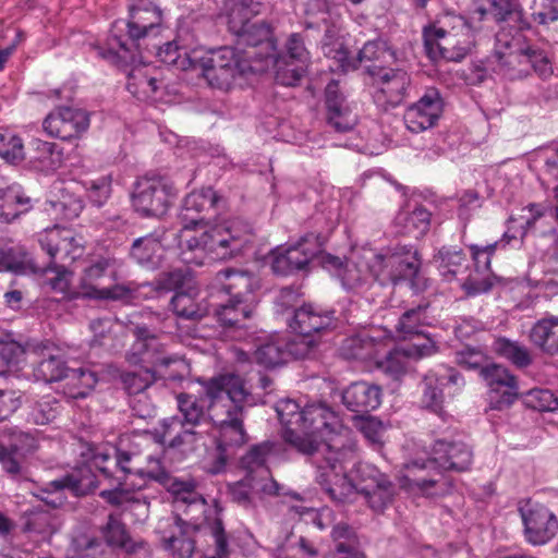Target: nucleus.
Returning <instances> with one entry per match:
<instances>
[{"label":"nucleus","mask_w":558,"mask_h":558,"mask_svg":"<svg viewBox=\"0 0 558 558\" xmlns=\"http://www.w3.org/2000/svg\"><path fill=\"white\" fill-rule=\"evenodd\" d=\"M480 378L487 387V399L492 410L509 409L520 395L517 376L508 367L493 360L482 369Z\"/></svg>","instance_id":"obj_15"},{"label":"nucleus","mask_w":558,"mask_h":558,"mask_svg":"<svg viewBox=\"0 0 558 558\" xmlns=\"http://www.w3.org/2000/svg\"><path fill=\"white\" fill-rule=\"evenodd\" d=\"M64 379H66L70 397L73 399H84L94 390L99 377L96 371L87 366H82L78 368H69Z\"/></svg>","instance_id":"obj_47"},{"label":"nucleus","mask_w":558,"mask_h":558,"mask_svg":"<svg viewBox=\"0 0 558 558\" xmlns=\"http://www.w3.org/2000/svg\"><path fill=\"white\" fill-rule=\"evenodd\" d=\"M305 27L319 29L325 27L324 46L340 38V26L337 20L331 23L332 8L328 0H308L305 8Z\"/></svg>","instance_id":"obj_32"},{"label":"nucleus","mask_w":558,"mask_h":558,"mask_svg":"<svg viewBox=\"0 0 558 558\" xmlns=\"http://www.w3.org/2000/svg\"><path fill=\"white\" fill-rule=\"evenodd\" d=\"M89 122L86 110L61 106L45 118L43 129L51 137L71 141L86 132Z\"/></svg>","instance_id":"obj_19"},{"label":"nucleus","mask_w":558,"mask_h":558,"mask_svg":"<svg viewBox=\"0 0 558 558\" xmlns=\"http://www.w3.org/2000/svg\"><path fill=\"white\" fill-rule=\"evenodd\" d=\"M530 23L546 26L558 21V0H533L529 8Z\"/></svg>","instance_id":"obj_62"},{"label":"nucleus","mask_w":558,"mask_h":558,"mask_svg":"<svg viewBox=\"0 0 558 558\" xmlns=\"http://www.w3.org/2000/svg\"><path fill=\"white\" fill-rule=\"evenodd\" d=\"M141 60L133 63L113 64L128 73L126 89L138 99L153 96L159 88L158 71L148 64L144 50H141Z\"/></svg>","instance_id":"obj_26"},{"label":"nucleus","mask_w":558,"mask_h":558,"mask_svg":"<svg viewBox=\"0 0 558 558\" xmlns=\"http://www.w3.org/2000/svg\"><path fill=\"white\" fill-rule=\"evenodd\" d=\"M116 466L125 476L136 475L141 478L151 480V474L160 464V459L151 454L142 456L137 452H130L118 449L114 454Z\"/></svg>","instance_id":"obj_38"},{"label":"nucleus","mask_w":558,"mask_h":558,"mask_svg":"<svg viewBox=\"0 0 558 558\" xmlns=\"http://www.w3.org/2000/svg\"><path fill=\"white\" fill-rule=\"evenodd\" d=\"M33 208V199L25 194L21 186H10L8 202L0 205V220L11 223Z\"/></svg>","instance_id":"obj_50"},{"label":"nucleus","mask_w":558,"mask_h":558,"mask_svg":"<svg viewBox=\"0 0 558 558\" xmlns=\"http://www.w3.org/2000/svg\"><path fill=\"white\" fill-rule=\"evenodd\" d=\"M525 407L538 412L558 410V398L549 389L534 388L523 396Z\"/></svg>","instance_id":"obj_63"},{"label":"nucleus","mask_w":558,"mask_h":558,"mask_svg":"<svg viewBox=\"0 0 558 558\" xmlns=\"http://www.w3.org/2000/svg\"><path fill=\"white\" fill-rule=\"evenodd\" d=\"M316 468V481L337 504L351 501L356 494L353 482L348 476V468L355 464V448L341 435L323 441L317 450L307 453Z\"/></svg>","instance_id":"obj_6"},{"label":"nucleus","mask_w":558,"mask_h":558,"mask_svg":"<svg viewBox=\"0 0 558 558\" xmlns=\"http://www.w3.org/2000/svg\"><path fill=\"white\" fill-rule=\"evenodd\" d=\"M257 65L263 68V73L269 69H274L276 82L283 86L296 85L303 77L307 68V64L288 60L287 56L280 54L278 49L269 57V60L267 59L263 63H257Z\"/></svg>","instance_id":"obj_39"},{"label":"nucleus","mask_w":558,"mask_h":558,"mask_svg":"<svg viewBox=\"0 0 558 558\" xmlns=\"http://www.w3.org/2000/svg\"><path fill=\"white\" fill-rule=\"evenodd\" d=\"M130 257L140 266L155 269L161 262V243L158 235L149 233L133 241Z\"/></svg>","instance_id":"obj_44"},{"label":"nucleus","mask_w":558,"mask_h":558,"mask_svg":"<svg viewBox=\"0 0 558 558\" xmlns=\"http://www.w3.org/2000/svg\"><path fill=\"white\" fill-rule=\"evenodd\" d=\"M393 248L375 254L368 263V270L372 278L380 286H396V274L393 272Z\"/></svg>","instance_id":"obj_53"},{"label":"nucleus","mask_w":558,"mask_h":558,"mask_svg":"<svg viewBox=\"0 0 558 558\" xmlns=\"http://www.w3.org/2000/svg\"><path fill=\"white\" fill-rule=\"evenodd\" d=\"M253 228L241 219L214 226L179 244V258L189 266H202L207 257L225 260L243 254L253 244Z\"/></svg>","instance_id":"obj_4"},{"label":"nucleus","mask_w":558,"mask_h":558,"mask_svg":"<svg viewBox=\"0 0 558 558\" xmlns=\"http://www.w3.org/2000/svg\"><path fill=\"white\" fill-rule=\"evenodd\" d=\"M196 69L201 70L203 77L211 87L219 89L229 88L236 76L263 73V68L244 59L234 47L230 46L207 52L199 49Z\"/></svg>","instance_id":"obj_10"},{"label":"nucleus","mask_w":558,"mask_h":558,"mask_svg":"<svg viewBox=\"0 0 558 558\" xmlns=\"http://www.w3.org/2000/svg\"><path fill=\"white\" fill-rule=\"evenodd\" d=\"M399 60L402 63L401 58ZM365 72L372 78L373 86L376 87L374 100L378 106L395 108L408 97L411 76L402 64L395 68L372 64L365 68Z\"/></svg>","instance_id":"obj_14"},{"label":"nucleus","mask_w":558,"mask_h":558,"mask_svg":"<svg viewBox=\"0 0 558 558\" xmlns=\"http://www.w3.org/2000/svg\"><path fill=\"white\" fill-rule=\"evenodd\" d=\"M531 342L547 355H558V316L538 319L530 330Z\"/></svg>","instance_id":"obj_43"},{"label":"nucleus","mask_w":558,"mask_h":558,"mask_svg":"<svg viewBox=\"0 0 558 558\" xmlns=\"http://www.w3.org/2000/svg\"><path fill=\"white\" fill-rule=\"evenodd\" d=\"M263 3L254 0H229L228 29L235 36L234 48L252 63H263L278 49L271 25L253 19Z\"/></svg>","instance_id":"obj_5"},{"label":"nucleus","mask_w":558,"mask_h":558,"mask_svg":"<svg viewBox=\"0 0 558 558\" xmlns=\"http://www.w3.org/2000/svg\"><path fill=\"white\" fill-rule=\"evenodd\" d=\"M473 462L472 448L460 440L437 439L428 459H415L405 464L404 477L411 486L424 495H434L430 488L438 484L430 472L441 475L444 471L464 472L470 470Z\"/></svg>","instance_id":"obj_7"},{"label":"nucleus","mask_w":558,"mask_h":558,"mask_svg":"<svg viewBox=\"0 0 558 558\" xmlns=\"http://www.w3.org/2000/svg\"><path fill=\"white\" fill-rule=\"evenodd\" d=\"M220 202L221 197L210 186L187 194L183 199L179 215L184 223V229L192 230L205 223L211 217V215L207 216L210 211H214L213 215L217 214L216 209Z\"/></svg>","instance_id":"obj_22"},{"label":"nucleus","mask_w":558,"mask_h":558,"mask_svg":"<svg viewBox=\"0 0 558 558\" xmlns=\"http://www.w3.org/2000/svg\"><path fill=\"white\" fill-rule=\"evenodd\" d=\"M326 236L322 233L308 232L301 236L294 244L282 248L280 246L271 251L270 266L278 276H291L308 271L312 260L326 254L323 247Z\"/></svg>","instance_id":"obj_12"},{"label":"nucleus","mask_w":558,"mask_h":558,"mask_svg":"<svg viewBox=\"0 0 558 558\" xmlns=\"http://www.w3.org/2000/svg\"><path fill=\"white\" fill-rule=\"evenodd\" d=\"M195 284L193 276L190 270L177 268L169 271H163L149 283L157 292H171L184 291Z\"/></svg>","instance_id":"obj_51"},{"label":"nucleus","mask_w":558,"mask_h":558,"mask_svg":"<svg viewBox=\"0 0 558 558\" xmlns=\"http://www.w3.org/2000/svg\"><path fill=\"white\" fill-rule=\"evenodd\" d=\"M119 263L114 258L99 257L94 259L83 271L80 279L78 291L70 295L71 299L87 300L92 290H100L99 283L102 279L117 280Z\"/></svg>","instance_id":"obj_30"},{"label":"nucleus","mask_w":558,"mask_h":558,"mask_svg":"<svg viewBox=\"0 0 558 558\" xmlns=\"http://www.w3.org/2000/svg\"><path fill=\"white\" fill-rule=\"evenodd\" d=\"M149 48L151 52L145 51L146 59L155 56L159 62L178 70H196L199 49H190L181 45L177 38L162 45L149 41Z\"/></svg>","instance_id":"obj_27"},{"label":"nucleus","mask_w":558,"mask_h":558,"mask_svg":"<svg viewBox=\"0 0 558 558\" xmlns=\"http://www.w3.org/2000/svg\"><path fill=\"white\" fill-rule=\"evenodd\" d=\"M383 389L379 385L366 380L351 383L341 392L343 405L355 416L369 414L381 404Z\"/></svg>","instance_id":"obj_23"},{"label":"nucleus","mask_w":558,"mask_h":558,"mask_svg":"<svg viewBox=\"0 0 558 558\" xmlns=\"http://www.w3.org/2000/svg\"><path fill=\"white\" fill-rule=\"evenodd\" d=\"M442 112L444 99L436 88H430L407 108L403 120L407 129L417 134L434 128Z\"/></svg>","instance_id":"obj_20"},{"label":"nucleus","mask_w":558,"mask_h":558,"mask_svg":"<svg viewBox=\"0 0 558 558\" xmlns=\"http://www.w3.org/2000/svg\"><path fill=\"white\" fill-rule=\"evenodd\" d=\"M492 349L499 357L509 361L517 368H526L533 363L530 350L519 341L507 337H497L492 344Z\"/></svg>","instance_id":"obj_46"},{"label":"nucleus","mask_w":558,"mask_h":558,"mask_svg":"<svg viewBox=\"0 0 558 558\" xmlns=\"http://www.w3.org/2000/svg\"><path fill=\"white\" fill-rule=\"evenodd\" d=\"M151 481L163 486L172 496L175 504L186 506H204V497L196 490V482L193 478L181 480L174 477L160 462L156 473L151 474Z\"/></svg>","instance_id":"obj_29"},{"label":"nucleus","mask_w":558,"mask_h":558,"mask_svg":"<svg viewBox=\"0 0 558 558\" xmlns=\"http://www.w3.org/2000/svg\"><path fill=\"white\" fill-rule=\"evenodd\" d=\"M0 157L13 165L26 159L22 138L11 131H0Z\"/></svg>","instance_id":"obj_59"},{"label":"nucleus","mask_w":558,"mask_h":558,"mask_svg":"<svg viewBox=\"0 0 558 558\" xmlns=\"http://www.w3.org/2000/svg\"><path fill=\"white\" fill-rule=\"evenodd\" d=\"M289 328L300 336L320 338L337 327L336 311L312 304H304L294 310L288 322Z\"/></svg>","instance_id":"obj_18"},{"label":"nucleus","mask_w":558,"mask_h":558,"mask_svg":"<svg viewBox=\"0 0 558 558\" xmlns=\"http://www.w3.org/2000/svg\"><path fill=\"white\" fill-rule=\"evenodd\" d=\"M161 10L151 3L130 4L128 20L112 23L104 45L94 49L99 58L110 64L125 65L141 60V50L150 51L149 41L161 31Z\"/></svg>","instance_id":"obj_2"},{"label":"nucleus","mask_w":558,"mask_h":558,"mask_svg":"<svg viewBox=\"0 0 558 558\" xmlns=\"http://www.w3.org/2000/svg\"><path fill=\"white\" fill-rule=\"evenodd\" d=\"M156 372L150 367H140L135 371L122 372L120 381L128 395H138L156 381Z\"/></svg>","instance_id":"obj_54"},{"label":"nucleus","mask_w":558,"mask_h":558,"mask_svg":"<svg viewBox=\"0 0 558 558\" xmlns=\"http://www.w3.org/2000/svg\"><path fill=\"white\" fill-rule=\"evenodd\" d=\"M492 357L480 347L465 345L454 352V362L460 367L476 372L478 376L486 367Z\"/></svg>","instance_id":"obj_57"},{"label":"nucleus","mask_w":558,"mask_h":558,"mask_svg":"<svg viewBox=\"0 0 558 558\" xmlns=\"http://www.w3.org/2000/svg\"><path fill=\"white\" fill-rule=\"evenodd\" d=\"M198 290L195 284L184 291H177L170 301V306L177 317L198 322L208 315V306L197 303Z\"/></svg>","instance_id":"obj_42"},{"label":"nucleus","mask_w":558,"mask_h":558,"mask_svg":"<svg viewBox=\"0 0 558 558\" xmlns=\"http://www.w3.org/2000/svg\"><path fill=\"white\" fill-rule=\"evenodd\" d=\"M325 106L327 123L338 133H345L356 124V117L341 92L339 82L331 80L325 88Z\"/></svg>","instance_id":"obj_25"},{"label":"nucleus","mask_w":558,"mask_h":558,"mask_svg":"<svg viewBox=\"0 0 558 558\" xmlns=\"http://www.w3.org/2000/svg\"><path fill=\"white\" fill-rule=\"evenodd\" d=\"M279 448L280 445L271 440H265L251 446L240 460L241 468L246 471V475H254V472H260L263 477L270 476L267 462L270 457L278 453Z\"/></svg>","instance_id":"obj_41"},{"label":"nucleus","mask_w":558,"mask_h":558,"mask_svg":"<svg viewBox=\"0 0 558 558\" xmlns=\"http://www.w3.org/2000/svg\"><path fill=\"white\" fill-rule=\"evenodd\" d=\"M275 409L284 428V441L305 456L338 435L342 427L338 414L323 401L301 407L295 400L281 399Z\"/></svg>","instance_id":"obj_3"},{"label":"nucleus","mask_w":558,"mask_h":558,"mask_svg":"<svg viewBox=\"0 0 558 558\" xmlns=\"http://www.w3.org/2000/svg\"><path fill=\"white\" fill-rule=\"evenodd\" d=\"M430 221L432 213L417 204L413 208L401 209L395 218L398 232L414 239H421L429 231Z\"/></svg>","instance_id":"obj_37"},{"label":"nucleus","mask_w":558,"mask_h":558,"mask_svg":"<svg viewBox=\"0 0 558 558\" xmlns=\"http://www.w3.org/2000/svg\"><path fill=\"white\" fill-rule=\"evenodd\" d=\"M105 543L100 542L98 558H119L116 549L126 554H136L147 547L143 539L131 537L125 524L116 515L109 514L106 524L100 529Z\"/></svg>","instance_id":"obj_21"},{"label":"nucleus","mask_w":558,"mask_h":558,"mask_svg":"<svg viewBox=\"0 0 558 558\" xmlns=\"http://www.w3.org/2000/svg\"><path fill=\"white\" fill-rule=\"evenodd\" d=\"M320 265L332 277H336L347 291H359L368 286L372 275L363 270L352 260L340 258L330 253L320 255Z\"/></svg>","instance_id":"obj_24"},{"label":"nucleus","mask_w":558,"mask_h":558,"mask_svg":"<svg viewBox=\"0 0 558 558\" xmlns=\"http://www.w3.org/2000/svg\"><path fill=\"white\" fill-rule=\"evenodd\" d=\"M178 196L171 179L149 171L132 184L131 206L141 218L160 219L166 216Z\"/></svg>","instance_id":"obj_11"},{"label":"nucleus","mask_w":558,"mask_h":558,"mask_svg":"<svg viewBox=\"0 0 558 558\" xmlns=\"http://www.w3.org/2000/svg\"><path fill=\"white\" fill-rule=\"evenodd\" d=\"M174 531L169 536L162 537L163 548L171 551L178 558H191L195 550L193 534L197 527L184 521L180 515H174Z\"/></svg>","instance_id":"obj_35"},{"label":"nucleus","mask_w":558,"mask_h":558,"mask_svg":"<svg viewBox=\"0 0 558 558\" xmlns=\"http://www.w3.org/2000/svg\"><path fill=\"white\" fill-rule=\"evenodd\" d=\"M324 54L333 59L338 69L343 73L359 69L363 61H378L380 66H388L399 62L397 49L383 38L366 41L359 50L356 57H351L342 37L336 38L333 43H326L323 46Z\"/></svg>","instance_id":"obj_13"},{"label":"nucleus","mask_w":558,"mask_h":558,"mask_svg":"<svg viewBox=\"0 0 558 558\" xmlns=\"http://www.w3.org/2000/svg\"><path fill=\"white\" fill-rule=\"evenodd\" d=\"M435 262L438 264V269L444 277H453L464 266L466 256L461 248L442 246L435 256Z\"/></svg>","instance_id":"obj_56"},{"label":"nucleus","mask_w":558,"mask_h":558,"mask_svg":"<svg viewBox=\"0 0 558 558\" xmlns=\"http://www.w3.org/2000/svg\"><path fill=\"white\" fill-rule=\"evenodd\" d=\"M440 380V372L434 369L428 371L421 380L422 405L434 413H439L442 410L445 400L444 386Z\"/></svg>","instance_id":"obj_49"},{"label":"nucleus","mask_w":558,"mask_h":558,"mask_svg":"<svg viewBox=\"0 0 558 558\" xmlns=\"http://www.w3.org/2000/svg\"><path fill=\"white\" fill-rule=\"evenodd\" d=\"M430 303L422 299L400 315L396 330L402 339L424 335L423 328L433 325V318L428 313Z\"/></svg>","instance_id":"obj_36"},{"label":"nucleus","mask_w":558,"mask_h":558,"mask_svg":"<svg viewBox=\"0 0 558 558\" xmlns=\"http://www.w3.org/2000/svg\"><path fill=\"white\" fill-rule=\"evenodd\" d=\"M58 530V520L53 513L43 507H33L23 514L22 531L28 534H36L43 539L51 536Z\"/></svg>","instance_id":"obj_45"},{"label":"nucleus","mask_w":558,"mask_h":558,"mask_svg":"<svg viewBox=\"0 0 558 558\" xmlns=\"http://www.w3.org/2000/svg\"><path fill=\"white\" fill-rule=\"evenodd\" d=\"M69 367L60 355H49L39 361L33 368V376L37 381L51 384L63 380Z\"/></svg>","instance_id":"obj_52"},{"label":"nucleus","mask_w":558,"mask_h":558,"mask_svg":"<svg viewBox=\"0 0 558 558\" xmlns=\"http://www.w3.org/2000/svg\"><path fill=\"white\" fill-rule=\"evenodd\" d=\"M393 260L396 284L409 281L415 292L426 289V280L420 276L421 259L417 250L411 245H397L393 247Z\"/></svg>","instance_id":"obj_28"},{"label":"nucleus","mask_w":558,"mask_h":558,"mask_svg":"<svg viewBox=\"0 0 558 558\" xmlns=\"http://www.w3.org/2000/svg\"><path fill=\"white\" fill-rule=\"evenodd\" d=\"M215 280L229 295L226 303L214 310L217 323L225 330L246 328L254 310V292L258 287L256 277L247 270L225 268L216 274Z\"/></svg>","instance_id":"obj_8"},{"label":"nucleus","mask_w":558,"mask_h":558,"mask_svg":"<svg viewBox=\"0 0 558 558\" xmlns=\"http://www.w3.org/2000/svg\"><path fill=\"white\" fill-rule=\"evenodd\" d=\"M197 381L201 385L197 395L181 392L177 396L178 409L183 424L197 426L209 418L216 426L211 472L217 474L225 471L235 450L246 442L245 409L255 402L238 375L222 374Z\"/></svg>","instance_id":"obj_1"},{"label":"nucleus","mask_w":558,"mask_h":558,"mask_svg":"<svg viewBox=\"0 0 558 558\" xmlns=\"http://www.w3.org/2000/svg\"><path fill=\"white\" fill-rule=\"evenodd\" d=\"M138 286L134 282L129 283H114L108 287H102L100 290H92L87 294V300L95 301H119L131 302L136 298Z\"/></svg>","instance_id":"obj_55"},{"label":"nucleus","mask_w":558,"mask_h":558,"mask_svg":"<svg viewBox=\"0 0 558 558\" xmlns=\"http://www.w3.org/2000/svg\"><path fill=\"white\" fill-rule=\"evenodd\" d=\"M496 40L500 47H505L509 51L494 50L493 58L496 65L494 73L509 81L523 80L532 71L543 78L553 74L551 61L545 50L533 45L511 50V41L504 33L497 34Z\"/></svg>","instance_id":"obj_9"},{"label":"nucleus","mask_w":558,"mask_h":558,"mask_svg":"<svg viewBox=\"0 0 558 558\" xmlns=\"http://www.w3.org/2000/svg\"><path fill=\"white\" fill-rule=\"evenodd\" d=\"M25 151L32 167L40 172L51 173L62 165V150L54 143L33 138Z\"/></svg>","instance_id":"obj_34"},{"label":"nucleus","mask_w":558,"mask_h":558,"mask_svg":"<svg viewBox=\"0 0 558 558\" xmlns=\"http://www.w3.org/2000/svg\"><path fill=\"white\" fill-rule=\"evenodd\" d=\"M256 488L254 475H245L244 478L229 484L228 494L233 502L248 509L253 506L252 492Z\"/></svg>","instance_id":"obj_64"},{"label":"nucleus","mask_w":558,"mask_h":558,"mask_svg":"<svg viewBox=\"0 0 558 558\" xmlns=\"http://www.w3.org/2000/svg\"><path fill=\"white\" fill-rule=\"evenodd\" d=\"M98 487V480L88 464H82L37 488L34 496L44 501V496L56 492H68L71 496L85 497Z\"/></svg>","instance_id":"obj_17"},{"label":"nucleus","mask_w":558,"mask_h":558,"mask_svg":"<svg viewBox=\"0 0 558 558\" xmlns=\"http://www.w3.org/2000/svg\"><path fill=\"white\" fill-rule=\"evenodd\" d=\"M71 240L72 238L62 236L61 230L57 227L45 230L38 236V243L41 250L49 255L51 262H53L62 251L68 253Z\"/></svg>","instance_id":"obj_61"},{"label":"nucleus","mask_w":558,"mask_h":558,"mask_svg":"<svg viewBox=\"0 0 558 558\" xmlns=\"http://www.w3.org/2000/svg\"><path fill=\"white\" fill-rule=\"evenodd\" d=\"M254 359L265 368H275L286 364L284 337L274 336L257 344Z\"/></svg>","instance_id":"obj_48"},{"label":"nucleus","mask_w":558,"mask_h":558,"mask_svg":"<svg viewBox=\"0 0 558 558\" xmlns=\"http://www.w3.org/2000/svg\"><path fill=\"white\" fill-rule=\"evenodd\" d=\"M475 33L469 19L460 14L453 17V36L449 37L444 59L454 62L463 60L475 45Z\"/></svg>","instance_id":"obj_31"},{"label":"nucleus","mask_w":558,"mask_h":558,"mask_svg":"<svg viewBox=\"0 0 558 558\" xmlns=\"http://www.w3.org/2000/svg\"><path fill=\"white\" fill-rule=\"evenodd\" d=\"M182 420L172 416L163 418L160 428L155 430V440L167 448L178 449L184 444H193L196 439V433L191 428H185Z\"/></svg>","instance_id":"obj_40"},{"label":"nucleus","mask_w":558,"mask_h":558,"mask_svg":"<svg viewBox=\"0 0 558 558\" xmlns=\"http://www.w3.org/2000/svg\"><path fill=\"white\" fill-rule=\"evenodd\" d=\"M318 347V340L307 336L295 335L293 338L284 337V352L287 363L289 360H303L312 357Z\"/></svg>","instance_id":"obj_58"},{"label":"nucleus","mask_w":558,"mask_h":558,"mask_svg":"<svg viewBox=\"0 0 558 558\" xmlns=\"http://www.w3.org/2000/svg\"><path fill=\"white\" fill-rule=\"evenodd\" d=\"M527 543L538 546L548 543L558 532V519L546 506L526 501L519 507Z\"/></svg>","instance_id":"obj_16"},{"label":"nucleus","mask_w":558,"mask_h":558,"mask_svg":"<svg viewBox=\"0 0 558 558\" xmlns=\"http://www.w3.org/2000/svg\"><path fill=\"white\" fill-rule=\"evenodd\" d=\"M453 17H458V14L447 13L436 22L424 26L423 41L429 56L444 59L449 37L453 36Z\"/></svg>","instance_id":"obj_33"},{"label":"nucleus","mask_w":558,"mask_h":558,"mask_svg":"<svg viewBox=\"0 0 558 558\" xmlns=\"http://www.w3.org/2000/svg\"><path fill=\"white\" fill-rule=\"evenodd\" d=\"M26 348L21 342L5 335L0 338V360L9 369H19L25 361Z\"/></svg>","instance_id":"obj_60"}]
</instances>
